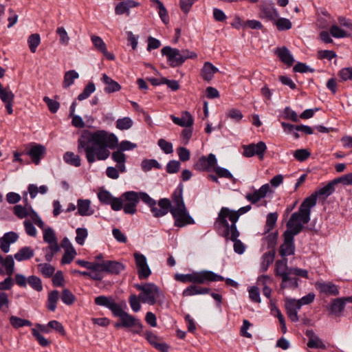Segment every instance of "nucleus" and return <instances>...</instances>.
<instances>
[{"label":"nucleus","instance_id":"36","mask_svg":"<svg viewBox=\"0 0 352 352\" xmlns=\"http://www.w3.org/2000/svg\"><path fill=\"white\" fill-rule=\"evenodd\" d=\"M226 278L219 274L210 270H203V284H208L211 282L223 281Z\"/></svg>","mask_w":352,"mask_h":352},{"label":"nucleus","instance_id":"43","mask_svg":"<svg viewBox=\"0 0 352 352\" xmlns=\"http://www.w3.org/2000/svg\"><path fill=\"white\" fill-rule=\"evenodd\" d=\"M252 207L250 205H248L243 207L240 208L237 210H231L227 207H222L221 209L225 211L227 213H229L231 216L234 217V218L239 219L240 216L246 213L247 212L251 210Z\"/></svg>","mask_w":352,"mask_h":352},{"label":"nucleus","instance_id":"40","mask_svg":"<svg viewBox=\"0 0 352 352\" xmlns=\"http://www.w3.org/2000/svg\"><path fill=\"white\" fill-rule=\"evenodd\" d=\"M59 292L58 290H53L48 294L47 307L50 311H54L56 310Z\"/></svg>","mask_w":352,"mask_h":352},{"label":"nucleus","instance_id":"47","mask_svg":"<svg viewBox=\"0 0 352 352\" xmlns=\"http://www.w3.org/2000/svg\"><path fill=\"white\" fill-rule=\"evenodd\" d=\"M329 32L331 35L336 38L351 36V34H349L345 30H342L337 25H332L329 29Z\"/></svg>","mask_w":352,"mask_h":352},{"label":"nucleus","instance_id":"24","mask_svg":"<svg viewBox=\"0 0 352 352\" xmlns=\"http://www.w3.org/2000/svg\"><path fill=\"white\" fill-rule=\"evenodd\" d=\"M139 3L133 0H125L119 2L115 7V13L117 15L126 14L129 16L130 9L138 7Z\"/></svg>","mask_w":352,"mask_h":352},{"label":"nucleus","instance_id":"44","mask_svg":"<svg viewBox=\"0 0 352 352\" xmlns=\"http://www.w3.org/2000/svg\"><path fill=\"white\" fill-rule=\"evenodd\" d=\"M273 23L276 26L278 31L288 30L292 27V23L290 20L283 17H280L278 19H275Z\"/></svg>","mask_w":352,"mask_h":352},{"label":"nucleus","instance_id":"37","mask_svg":"<svg viewBox=\"0 0 352 352\" xmlns=\"http://www.w3.org/2000/svg\"><path fill=\"white\" fill-rule=\"evenodd\" d=\"M14 257L12 255H8L5 258L1 257V266L5 267L6 273L8 276H12L14 270Z\"/></svg>","mask_w":352,"mask_h":352},{"label":"nucleus","instance_id":"1","mask_svg":"<svg viewBox=\"0 0 352 352\" xmlns=\"http://www.w3.org/2000/svg\"><path fill=\"white\" fill-rule=\"evenodd\" d=\"M118 144V139L114 133L104 130L91 131L85 129L78 139V152H85L89 164L98 160H107L111 153L108 148L113 149Z\"/></svg>","mask_w":352,"mask_h":352},{"label":"nucleus","instance_id":"7","mask_svg":"<svg viewBox=\"0 0 352 352\" xmlns=\"http://www.w3.org/2000/svg\"><path fill=\"white\" fill-rule=\"evenodd\" d=\"M274 274L281 278L280 287L281 289L286 288L296 289L299 287L300 280L298 277L293 276V274H289L287 270V258H281L277 260L275 263Z\"/></svg>","mask_w":352,"mask_h":352},{"label":"nucleus","instance_id":"29","mask_svg":"<svg viewBox=\"0 0 352 352\" xmlns=\"http://www.w3.org/2000/svg\"><path fill=\"white\" fill-rule=\"evenodd\" d=\"M14 100V94L8 89L1 87V102L5 104L6 111L9 115L13 113Z\"/></svg>","mask_w":352,"mask_h":352},{"label":"nucleus","instance_id":"34","mask_svg":"<svg viewBox=\"0 0 352 352\" xmlns=\"http://www.w3.org/2000/svg\"><path fill=\"white\" fill-rule=\"evenodd\" d=\"M34 256V250L30 246H24L14 254V258L19 261H27Z\"/></svg>","mask_w":352,"mask_h":352},{"label":"nucleus","instance_id":"32","mask_svg":"<svg viewBox=\"0 0 352 352\" xmlns=\"http://www.w3.org/2000/svg\"><path fill=\"white\" fill-rule=\"evenodd\" d=\"M78 214L80 216H89L94 214V210L91 209V201L89 199H78L77 201Z\"/></svg>","mask_w":352,"mask_h":352},{"label":"nucleus","instance_id":"22","mask_svg":"<svg viewBox=\"0 0 352 352\" xmlns=\"http://www.w3.org/2000/svg\"><path fill=\"white\" fill-rule=\"evenodd\" d=\"M295 217L296 214L291 215L286 224L287 230L283 233L294 238L305 228V226L300 223V222H296L294 221Z\"/></svg>","mask_w":352,"mask_h":352},{"label":"nucleus","instance_id":"53","mask_svg":"<svg viewBox=\"0 0 352 352\" xmlns=\"http://www.w3.org/2000/svg\"><path fill=\"white\" fill-rule=\"evenodd\" d=\"M28 283L32 289L37 292L43 290L42 281L39 277L34 275L30 276L28 278Z\"/></svg>","mask_w":352,"mask_h":352},{"label":"nucleus","instance_id":"6","mask_svg":"<svg viewBox=\"0 0 352 352\" xmlns=\"http://www.w3.org/2000/svg\"><path fill=\"white\" fill-rule=\"evenodd\" d=\"M161 53L166 57L167 63L171 67H180L188 58L194 59L197 57V54L194 52L188 50H179L170 46L164 47Z\"/></svg>","mask_w":352,"mask_h":352},{"label":"nucleus","instance_id":"2","mask_svg":"<svg viewBox=\"0 0 352 352\" xmlns=\"http://www.w3.org/2000/svg\"><path fill=\"white\" fill-rule=\"evenodd\" d=\"M184 185L179 183L171 195V199L174 204L172 206L171 201L168 198H162L158 200L154 217L160 218L170 212L173 219L174 226L177 228H184L188 225H193L195 221L188 211L183 198Z\"/></svg>","mask_w":352,"mask_h":352},{"label":"nucleus","instance_id":"61","mask_svg":"<svg viewBox=\"0 0 352 352\" xmlns=\"http://www.w3.org/2000/svg\"><path fill=\"white\" fill-rule=\"evenodd\" d=\"M76 255V251L75 249H72L71 250H65V253L61 258V264L65 265L71 263Z\"/></svg>","mask_w":352,"mask_h":352},{"label":"nucleus","instance_id":"23","mask_svg":"<svg viewBox=\"0 0 352 352\" xmlns=\"http://www.w3.org/2000/svg\"><path fill=\"white\" fill-rule=\"evenodd\" d=\"M316 288L320 293L327 296H338L340 294L339 289L336 285L331 282L316 283Z\"/></svg>","mask_w":352,"mask_h":352},{"label":"nucleus","instance_id":"54","mask_svg":"<svg viewBox=\"0 0 352 352\" xmlns=\"http://www.w3.org/2000/svg\"><path fill=\"white\" fill-rule=\"evenodd\" d=\"M155 3L157 4V8L159 10V16L161 20L164 24H168L169 23V16L166 8H165L163 3L160 0L157 1Z\"/></svg>","mask_w":352,"mask_h":352},{"label":"nucleus","instance_id":"5","mask_svg":"<svg viewBox=\"0 0 352 352\" xmlns=\"http://www.w3.org/2000/svg\"><path fill=\"white\" fill-rule=\"evenodd\" d=\"M238 220L220 209L214 220L213 228L219 236L224 238L226 241L236 240V238L240 236V232L236 226Z\"/></svg>","mask_w":352,"mask_h":352},{"label":"nucleus","instance_id":"46","mask_svg":"<svg viewBox=\"0 0 352 352\" xmlns=\"http://www.w3.org/2000/svg\"><path fill=\"white\" fill-rule=\"evenodd\" d=\"M268 234L263 239L267 243V249L276 250L278 241V231L269 232Z\"/></svg>","mask_w":352,"mask_h":352},{"label":"nucleus","instance_id":"11","mask_svg":"<svg viewBox=\"0 0 352 352\" xmlns=\"http://www.w3.org/2000/svg\"><path fill=\"white\" fill-rule=\"evenodd\" d=\"M98 198L101 204L110 205L114 211L122 210V201L119 197H113L111 193L107 190H102L98 193Z\"/></svg>","mask_w":352,"mask_h":352},{"label":"nucleus","instance_id":"25","mask_svg":"<svg viewBox=\"0 0 352 352\" xmlns=\"http://www.w3.org/2000/svg\"><path fill=\"white\" fill-rule=\"evenodd\" d=\"M300 308V305H298L296 300L289 298L285 300L287 314L292 322L298 321V310Z\"/></svg>","mask_w":352,"mask_h":352},{"label":"nucleus","instance_id":"31","mask_svg":"<svg viewBox=\"0 0 352 352\" xmlns=\"http://www.w3.org/2000/svg\"><path fill=\"white\" fill-rule=\"evenodd\" d=\"M102 80L105 85H107L104 87V91L107 94L118 91L122 88L121 85L118 82L111 78L106 74L102 75Z\"/></svg>","mask_w":352,"mask_h":352},{"label":"nucleus","instance_id":"19","mask_svg":"<svg viewBox=\"0 0 352 352\" xmlns=\"http://www.w3.org/2000/svg\"><path fill=\"white\" fill-rule=\"evenodd\" d=\"M175 280L183 283H192L193 284H203V270L197 272L194 271L190 274H176Z\"/></svg>","mask_w":352,"mask_h":352},{"label":"nucleus","instance_id":"49","mask_svg":"<svg viewBox=\"0 0 352 352\" xmlns=\"http://www.w3.org/2000/svg\"><path fill=\"white\" fill-rule=\"evenodd\" d=\"M41 43V37L38 34H32L28 39V43L31 52L34 53Z\"/></svg>","mask_w":352,"mask_h":352},{"label":"nucleus","instance_id":"4","mask_svg":"<svg viewBox=\"0 0 352 352\" xmlns=\"http://www.w3.org/2000/svg\"><path fill=\"white\" fill-rule=\"evenodd\" d=\"M119 198L122 201V209L126 214L133 215L137 212V206L140 200H142L150 208L153 216L155 213L157 202L145 192L126 191L123 192Z\"/></svg>","mask_w":352,"mask_h":352},{"label":"nucleus","instance_id":"42","mask_svg":"<svg viewBox=\"0 0 352 352\" xmlns=\"http://www.w3.org/2000/svg\"><path fill=\"white\" fill-rule=\"evenodd\" d=\"M278 219L277 212H270L267 215L266 223L264 228V234L269 233L275 226Z\"/></svg>","mask_w":352,"mask_h":352},{"label":"nucleus","instance_id":"18","mask_svg":"<svg viewBox=\"0 0 352 352\" xmlns=\"http://www.w3.org/2000/svg\"><path fill=\"white\" fill-rule=\"evenodd\" d=\"M45 152L46 148L43 145L34 142L30 144L29 150H25V154L31 157L32 162L36 165L39 164L41 160L45 155Z\"/></svg>","mask_w":352,"mask_h":352},{"label":"nucleus","instance_id":"8","mask_svg":"<svg viewBox=\"0 0 352 352\" xmlns=\"http://www.w3.org/2000/svg\"><path fill=\"white\" fill-rule=\"evenodd\" d=\"M134 287L138 291L141 292L139 294V299L143 303L154 305L161 297H164L160 287L155 283H146L143 285L135 284Z\"/></svg>","mask_w":352,"mask_h":352},{"label":"nucleus","instance_id":"20","mask_svg":"<svg viewBox=\"0 0 352 352\" xmlns=\"http://www.w3.org/2000/svg\"><path fill=\"white\" fill-rule=\"evenodd\" d=\"M283 243L279 248V254L282 258H287L286 256L294 255L296 251L294 238L283 234Z\"/></svg>","mask_w":352,"mask_h":352},{"label":"nucleus","instance_id":"33","mask_svg":"<svg viewBox=\"0 0 352 352\" xmlns=\"http://www.w3.org/2000/svg\"><path fill=\"white\" fill-rule=\"evenodd\" d=\"M219 72V69L210 62H206L201 69V75L206 81L212 79L214 74Z\"/></svg>","mask_w":352,"mask_h":352},{"label":"nucleus","instance_id":"58","mask_svg":"<svg viewBox=\"0 0 352 352\" xmlns=\"http://www.w3.org/2000/svg\"><path fill=\"white\" fill-rule=\"evenodd\" d=\"M298 116L296 111H293L289 107H286L283 111V118L290 120L292 122H297L299 121Z\"/></svg>","mask_w":352,"mask_h":352},{"label":"nucleus","instance_id":"27","mask_svg":"<svg viewBox=\"0 0 352 352\" xmlns=\"http://www.w3.org/2000/svg\"><path fill=\"white\" fill-rule=\"evenodd\" d=\"M19 239V234L13 231L8 232L1 236V252L8 253L10 250V245Z\"/></svg>","mask_w":352,"mask_h":352},{"label":"nucleus","instance_id":"39","mask_svg":"<svg viewBox=\"0 0 352 352\" xmlns=\"http://www.w3.org/2000/svg\"><path fill=\"white\" fill-rule=\"evenodd\" d=\"M78 77L79 74L75 70H69L65 72L63 82V88L67 89L70 87L74 84V80L78 78Z\"/></svg>","mask_w":352,"mask_h":352},{"label":"nucleus","instance_id":"63","mask_svg":"<svg viewBox=\"0 0 352 352\" xmlns=\"http://www.w3.org/2000/svg\"><path fill=\"white\" fill-rule=\"evenodd\" d=\"M181 163L177 160H170L166 166V170L169 174H174L179 172Z\"/></svg>","mask_w":352,"mask_h":352},{"label":"nucleus","instance_id":"45","mask_svg":"<svg viewBox=\"0 0 352 352\" xmlns=\"http://www.w3.org/2000/svg\"><path fill=\"white\" fill-rule=\"evenodd\" d=\"M10 322L14 329H19L25 326H32V322L29 320L23 319L19 317L12 316L10 318Z\"/></svg>","mask_w":352,"mask_h":352},{"label":"nucleus","instance_id":"52","mask_svg":"<svg viewBox=\"0 0 352 352\" xmlns=\"http://www.w3.org/2000/svg\"><path fill=\"white\" fill-rule=\"evenodd\" d=\"M116 128L120 130H127L133 126V120L129 117H124L123 118H119L116 122Z\"/></svg>","mask_w":352,"mask_h":352},{"label":"nucleus","instance_id":"17","mask_svg":"<svg viewBox=\"0 0 352 352\" xmlns=\"http://www.w3.org/2000/svg\"><path fill=\"white\" fill-rule=\"evenodd\" d=\"M338 183L337 178L329 182L327 185L320 188L318 190L315 191L309 197H306L307 199L314 201V206L317 204L318 197L324 196L325 198L328 197L335 192V186Z\"/></svg>","mask_w":352,"mask_h":352},{"label":"nucleus","instance_id":"28","mask_svg":"<svg viewBox=\"0 0 352 352\" xmlns=\"http://www.w3.org/2000/svg\"><path fill=\"white\" fill-rule=\"evenodd\" d=\"M306 336L309 338L307 344V346L310 349H325L326 346L321 339L318 338L312 329H307L305 331Z\"/></svg>","mask_w":352,"mask_h":352},{"label":"nucleus","instance_id":"64","mask_svg":"<svg viewBox=\"0 0 352 352\" xmlns=\"http://www.w3.org/2000/svg\"><path fill=\"white\" fill-rule=\"evenodd\" d=\"M338 75L342 81L352 80V67L341 69Z\"/></svg>","mask_w":352,"mask_h":352},{"label":"nucleus","instance_id":"38","mask_svg":"<svg viewBox=\"0 0 352 352\" xmlns=\"http://www.w3.org/2000/svg\"><path fill=\"white\" fill-rule=\"evenodd\" d=\"M63 160L67 164L71 166L79 167L81 165L80 156L71 151H67L64 154Z\"/></svg>","mask_w":352,"mask_h":352},{"label":"nucleus","instance_id":"48","mask_svg":"<svg viewBox=\"0 0 352 352\" xmlns=\"http://www.w3.org/2000/svg\"><path fill=\"white\" fill-rule=\"evenodd\" d=\"M96 90L95 84L93 82H89L85 86L82 93L78 96V100L81 101L88 98Z\"/></svg>","mask_w":352,"mask_h":352},{"label":"nucleus","instance_id":"50","mask_svg":"<svg viewBox=\"0 0 352 352\" xmlns=\"http://www.w3.org/2000/svg\"><path fill=\"white\" fill-rule=\"evenodd\" d=\"M60 298L63 302L67 305H72L76 300L74 294L69 289L66 288L62 291Z\"/></svg>","mask_w":352,"mask_h":352},{"label":"nucleus","instance_id":"35","mask_svg":"<svg viewBox=\"0 0 352 352\" xmlns=\"http://www.w3.org/2000/svg\"><path fill=\"white\" fill-rule=\"evenodd\" d=\"M272 282V278L268 275H261L258 277L257 284L263 286V294L268 299L271 298L272 289L267 286Z\"/></svg>","mask_w":352,"mask_h":352},{"label":"nucleus","instance_id":"9","mask_svg":"<svg viewBox=\"0 0 352 352\" xmlns=\"http://www.w3.org/2000/svg\"><path fill=\"white\" fill-rule=\"evenodd\" d=\"M314 206V201L305 198L300 204L298 212L292 214V215L296 214L294 221L300 222L302 225L309 223L311 219V210Z\"/></svg>","mask_w":352,"mask_h":352},{"label":"nucleus","instance_id":"16","mask_svg":"<svg viewBox=\"0 0 352 352\" xmlns=\"http://www.w3.org/2000/svg\"><path fill=\"white\" fill-rule=\"evenodd\" d=\"M346 302H349L348 296L333 299L327 306L329 314L340 317L345 309Z\"/></svg>","mask_w":352,"mask_h":352},{"label":"nucleus","instance_id":"41","mask_svg":"<svg viewBox=\"0 0 352 352\" xmlns=\"http://www.w3.org/2000/svg\"><path fill=\"white\" fill-rule=\"evenodd\" d=\"M141 168L143 171L148 172L153 168L156 169H161L162 165L155 159H145L141 162Z\"/></svg>","mask_w":352,"mask_h":352},{"label":"nucleus","instance_id":"57","mask_svg":"<svg viewBox=\"0 0 352 352\" xmlns=\"http://www.w3.org/2000/svg\"><path fill=\"white\" fill-rule=\"evenodd\" d=\"M76 236L75 239L76 242L78 244L82 245L85 243V239L88 236L87 230L86 228H78L76 230Z\"/></svg>","mask_w":352,"mask_h":352},{"label":"nucleus","instance_id":"13","mask_svg":"<svg viewBox=\"0 0 352 352\" xmlns=\"http://www.w3.org/2000/svg\"><path fill=\"white\" fill-rule=\"evenodd\" d=\"M133 256L138 269V278L140 280L148 278L151 274V270L147 263L146 256L139 252L134 253Z\"/></svg>","mask_w":352,"mask_h":352},{"label":"nucleus","instance_id":"10","mask_svg":"<svg viewBox=\"0 0 352 352\" xmlns=\"http://www.w3.org/2000/svg\"><path fill=\"white\" fill-rule=\"evenodd\" d=\"M243 155L245 157L258 156V159L263 160L267 151L266 144L260 141L257 144L251 143L248 145H243Z\"/></svg>","mask_w":352,"mask_h":352},{"label":"nucleus","instance_id":"56","mask_svg":"<svg viewBox=\"0 0 352 352\" xmlns=\"http://www.w3.org/2000/svg\"><path fill=\"white\" fill-rule=\"evenodd\" d=\"M311 155V153L305 148L297 149L294 153V157L299 162H304Z\"/></svg>","mask_w":352,"mask_h":352},{"label":"nucleus","instance_id":"51","mask_svg":"<svg viewBox=\"0 0 352 352\" xmlns=\"http://www.w3.org/2000/svg\"><path fill=\"white\" fill-rule=\"evenodd\" d=\"M37 267L45 278L51 277L55 272V267L49 263H40Z\"/></svg>","mask_w":352,"mask_h":352},{"label":"nucleus","instance_id":"30","mask_svg":"<svg viewBox=\"0 0 352 352\" xmlns=\"http://www.w3.org/2000/svg\"><path fill=\"white\" fill-rule=\"evenodd\" d=\"M172 121L177 125L184 127H191L194 123V119L188 111H185L182 118L171 116Z\"/></svg>","mask_w":352,"mask_h":352},{"label":"nucleus","instance_id":"62","mask_svg":"<svg viewBox=\"0 0 352 352\" xmlns=\"http://www.w3.org/2000/svg\"><path fill=\"white\" fill-rule=\"evenodd\" d=\"M13 211L14 214L19 219H23L29 215L28 208L21 205H15Z\"/></svg>","mask_w":352,"mask_h":352},{"label":"nucleus","instance_id":"15","mask_svg":"<svg viewBox=\"0 0 352 352\" xmlns=\"http://www.w3.org/2000/svg\"><path fill=\"white\" fill-rule=\"evenodd\" d=\"M259 18L274 21L278 16V12L272 1H264L259 6Z\"/></svg>","mask_w":352,"mask_h":352},{"label":"nucleus","instance_id":"12","mask_svg":"<svg viewBox=\"0 0 352 352\" xmlns=\"http://www.w3.org/2000/svg\"><path fill=\"white\" fill-rule=\"evenodd\" d=\"M126 268V265L117 261L104 260L98 263V271H104V272L111 274L118 275Z\"/></svg>","mask_w":352,"mask_h":352},{"label":"nucleus","instance_id":"14","mask_svg":"<svg viewBox=\"0 0 352 352\" xmlns=\"http://www.w3.org/2000/svg\"><path fill=\"white\" fill-rule=\"evenodd\" d=\"M217 164V160L213 153H210L208 156L202 155L193 165L195 170L198 171H210L214 169Z\"/></svg>","mask_w":352,"mask_h":352},{"label":"nucleus","instance_id":"60","mask_svg":"<svg viewBox=\"0 0 352 352\" xmlns=\"http://www.w3.org/2000/svg\"><path fill=\"white\" fill-rule=\"evenodd\" d=\"M43 101L47 105L49 111L51 113H56L58 111V109L60 107V103L58 101L54 100L50 98L47 96H45L43 98Z\"/></svg>","mask_w":352,"mask_h":352},{"label":"nucleus","instance_id":"26","mask_svg":"<svg viewBox=\"0 0 352 352\" xmlns=\"http://www.w3.org/2000/svg\"><path fill=\"white\" fill-rule=\"evenodd\" d=\"M274 52L283 63L285 64L287 67L292 66L294 63V58L287 47H277Z\"/></svg>","mask_w":352,"mask_h":352},{"label":"nucleus","instance_id":"55","mask_svg":"<svg viewBox=\"0 0 352 352\" xmlns=\"http://www.w3.org/2000/svg\"><path fill=\"white\" fill-rule=\"evenodd\" d=\"M43 241L47 243L58 242L57 237L56 236L54 230L49 227L43 232Z\"/></svg>","mask_w":352,"mask_h":352},{"label":"nucleus","instance_id":"3","mask_svg":"<svg viewBox=\"0 0 352 352\" xmlns=\"http://www.w3.org/2000/svg\"><path fill=\"white\" fill-rule=\"evenodd\" d=\"M94 303L109 309L113 316L120 318V320L113 324L116 329L128 328L131 329L133 334H143V324L141 321L124 310L122 305L126 307L124 301L122 304L117 303L111 296L102 295L95 298Z\"/></svg>","mask_w":352,"mask_h":352},{"label":"nucleus","instance_id":"21","mask_svg":"<svg viewBox=\"0 0 352 352\" xmlns=\"http://www.w3.org/2000/svg\"><path fill=\"white\" fill-rule=\"evenodd\" d=\"M145 339L152 345L155 349L161 352H168L170 346L165 342H159L161 340L160 337L155 335L151 331H146L144 334Z\"/></svg>","mask_w":352,"mask_h":352},{"label":"nucleus","instance_id":"59","mask_svg":"<svg viewBox=\"0 0 352 352\" xmlns=\"http://www.w3.org/2000/svg\"><path fill=\"white\" fill-rule=\"evenodd\" d=\"M214 170L216 175L219 177L226 178L229 179H232L234 178L233 175L231 173V172L226 168L215 166Z\"/></svg>","mask_w":352,"mask_h":352}]
</instances>
